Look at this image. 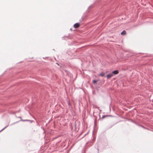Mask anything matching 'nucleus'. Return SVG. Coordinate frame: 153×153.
I'll use <instances>...</instances> for the list:
<instances>
[{"instance_id": "1", "label": "nucleus", "mask_w": 153, "mask_h": 153, "mask_svg": "<svg viewBox=\"0 0 153 153\" xmlns=\"http://www.w3.org/2000/svg\"><path fill=\"white\" fill-rule=\"evenodd\" d=\"M107 78H111L112 76H113V75L112 74H110L107 75Z\"/></svg>"}, {"instance_id": "2", "label": "nucleus", "mask_w": 153, "mask_h": 153, "mask_svg": "<svg viewBox=\"0 0 153 153\" xmlns=\"http://www.w3.org/2000/svg\"><path fill=\"white\" fill-rule=\"evenodd\" d=\"M118 71L117 70H116L113 71L112 73V74H114V75H116L118 74Z\"/></svg>"}, {"instance_id": "3", "label": "nucleus", "mask_w": 153, "mask_h": 153, "mask_svg": "<svg viewBox=\"0 0 153 153\" xmlns=\"http://www.w3.org/2000/svg\"><path fill=\"white\" fill-rule=\"evenodd\" d=\"M138 125V126L141 127L143 128L144 129H148V130L149 129L148 128H146L144 126H142V125Z\"/></svg>"}, {"instance_id": "4", "label": "nucleus", "mask_w": 153, "mask_h": 153, "mask_svg": "<svg viewBox=\"0 0 153 153\" xmlns=\"http://www.w3.org/2000/svg\"><path fill=\"white\" fill-rule=\"evenodd\" d=\"M126 31L124 30L121 33V34L123 35H125L126 34Z\"/></svg>"}, {"instance_id": "5", "label": "nucleus", "mask_w": 153, "mask_h": 153, "mask_svg": "<svg viewBox=\"0 0 153 153\" xmlns=\"http://www.w3.org/2000/svg\"><path fill=\"white\" fill-rule=\"evenodd\" d=\"M105 73H100V75L101 76H104V75H105Z\"/></svg>"}, {"instance_id": "6", "label": "nucleus", "mask_w": 153, "mask_h": 153, "mask_svg": "<svg viewBox=\"0 0 153 153\" xmlns=\"http://www.w3.org/2000/svg\"><path fill=\"white\" fill-rule=\"evenodd\" d=\"M97 82V81L96 80H93L92 81V82L93 83H96Z\"/></svg>"}, {"instance_id": "7", "label": "nucleus", "mask_w": 153, "mask_h": 153, "mask_svg": "<svg viewBox=\"0 0 153 153\" xmlns=\"http://www.w3.org/2000/svg\"><path fill=\"white\" fill-rule=\"evenodd\" d=\"M85 135H86V134H84V135H83L81 137H80V138L79 139V140H80L82 138H83Z\"/></svg>"}, {"instance_id": "8", "label": "nucleus", "mask_w": 153, "mask_h": 153, "mask_svg": "<svg viewBox=\"0 0 153 153\" xmlns=\"http://www.w3.org/2000/svg\"><path fill=\"white\" fill-rule=\"evenodd\" d=\"M79 27V23H77V28Z\"/></svg>"}, {"instance_id": "9", "label": "nucleus", "mask_w": 153, "mask_h": 153, "mask_svg": "<svg viewBox=\"0 0 153 153\" xmlns=\"http://www.w3.org/2000/svg\"><path fill=\"white\" fill-rule=\"evenodd\" d=\"M74 27H75V28H76V23L74 25Z\"/></svg>"}, {"instance_id": "10", "label": "nucleus", "mask_w": 153, "mask_h": 153, "mask_svg": "<svg viewBox=\"0 0 153 153\" xmlns=\"http://www.w3.org/2000/svg\"><path fill=\"white\" fill-rule=\"evenodd\" d=\"M83 19H84L83 18V17H82L81 18V19L80 20V21H82L83 20Z\"/></svg>"}, {"instance_id": "11", "label": "nucleus", "mask_w": 153, "mask_h": 153, "mask_svg": "<svg viewBox=\"0 0 153 153\" xmlns=\"http://www.w3.org/2000/svg\"><path fill=\"white\" fill-rule=\"evenodd\" d=\"M82 133V132H81L80 134H79V136H78V137H77V138H79V137H80V136L81 135V134Z\"/></svg>"}, {"instance_id": "12", "label": "nucleus", "mask_w": 153, "mask_h": 153, "mask_svg": "<svg viewBox=\"0 0 153 153\" xmlns=\"http://www.w3.org/2000/svg\"><path fill=\"white\" fill-rule=\"evenodd\" d=\"M105 117H106V116H105V115H102V118H105Z\"/></svg>"}, {"instance_id": "13", "label": "nucleus", "mask_w": 153, "mask_h": 153, "mask_svg": "<svg viewBox=\"0 0 153 153\" xmlns=\"http://www.w3.org/2000/svg\"><path fill=\"white\" fill-rule=\"evenodd\" d=\"M91 7V5L90 6H89V7H88V9H89Z\"/></svg>"}, {"instance_id": "14", "label": "nucleus", "mask_w": 153, "mask_h": 153, "mask_svg": "<svg viewBox=\"0 0 153 153\" xmlns=\"http://www.w3.org/2000/svg\"><path fill=\"white\" fill-rule=\"evenodd\" d=\"M131 121L133 122V123H135V122L133 120H131Z\"/></svg>"}, {"instance_id": "15", "label": "nucleus", "mask_w": 153, "mask_h": 153, "mask_svg": "<svg viewBox=\"0 0 153 153\" xmlns=\"http://www.w3.org/2000/svg\"><path fill=\"white\" fill-rule=\"evenodd\" d=\"M97 150L98 152H99V149H97Z\"/></svg>"}, {"instance_id": "16", "label": "nucleus", "mask_w": 153, "mask_h": 153, "mask_svg": "<svg viewBox=\"0 0 153 153\" xmlns=\"http://www.w3.org/2000/svg\"><path fill=\"white\" fill-rule=\"evenodd\" d=\"M99 110H100V111H101V110H100V109H99Z\"/></svg>"}, {"instance_id": "17", "label": "nucleus", "mask_w": 153, "mask_h": 153, "mask_svg": "<svg viewBox=\"0 0 153 153\" xmlns=\"http://www.w3.org/2000/svg\"><path fill=\"white\" fill-rule=\"evenodd\" d=\"M97 108H98V109H99V108L98 107Z\"/></svg>"}]
</instances>
